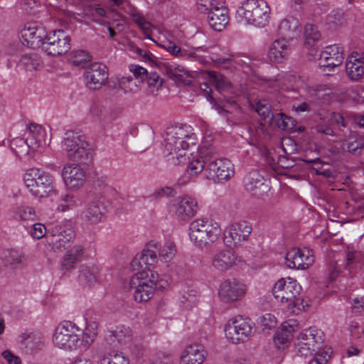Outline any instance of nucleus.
Listing matches in <instances>:
<instances>
[{
    "label": "nucleus",
    "mask_w": 364,
    "mask_h": 364,
    "mask_svg": "<svg viewBox=\"0 0 364 364\" xmlns=\"http://www.w3.org/2000/svg\"><path fill=\"white\" fill-rule=\"evenodd\" d=\"M252 107L260 116L262 119L269 124L273 123L274 114L272 110V104L266 99H259L255 104H252Z\"/></svg>",
    "instance_id": "f704fd0d"
},
{
    "label": "nucleus",
    "mask_w": 364,
    "mask_h": 364,
    "mask_svg": "<svg viewBox=\"0 0 364 364\" xmlns=\"http://www.w3.org/2000/svg\"><path fill=\"white\" fill-rule=\"evenodd\" d=\"M295 352L296 355L301 358H307L313 355V353L315 352L318 353V349H312L311 346H306V344H304V341H299L296 340L295 344Z\"/></svg>",
    "instance_id": "680f3d73"
},
{
    "label": "nucleus",
    "mask_w": 364,
    "mask_h": 364,
    "mask_svg": "<svg viewBox=\"0 0 364 364\" xmlns=\"http://www.w3.org/2000/svg\"><path fill=\"white\" fill-rule=\"evenodd\" d=\"M289 46L285 39L275 40L269 49L268 57L272 62L279 63L289 55Z\"/></svg>",
    "instance_id": "bb28decb"
},
{
    "label": "nucleus",
    "mask_w": 364,
    "mask_h": 364,
    "mask_svg": "<svg viewBox=\"0 0 364 364\" xmlns=\"http://www.w3.org/2000/svg\"><path fill=\"white\" fill-rule=\"evenodd\" d=\"M147 85L149 89V92L153 95H156V92L161 87L163 81L160 77L159 75L156 73H150L148 74Z\"/></svg>",
    "instance_id": "13d9d810"
},
{
    "label": "nucleus",
    "mask_w": 364,
    "mask_h": 364,
    "mask_svg": "<svg viewBox=\"0 0 364 364\" xmlns=\"http://www.w3.org/2000/svg\"><path fill=\"white\" fill-rule=\"evenodd\" d=\"M81 328L71 321L60 323L53 334V343L60 349L73 351L80 348Z\"/></svg>",
    "instance_id": "20e7f679"
},
{
    "label": "nucleus",
    "mask_w": 364,
    "mask_h": 364,
    "mask_svg": "<svg viewBox=\"0 0 364 364\" xmlns=\"http://www.w3.org/2000/svg\"><path fill=\"white\" fill-rule=\"evenodd\" d=\"M29 233L34 239H41L46 233V228L42 223H35L31 228Z\"/></svg>",
    "instance_id": "69168bd1"
},
{
    "label": "nucleus",
    "mask_w": 364,
    "mask_h": 364,
    "mask_svg": "<svg viewBox=\"0 0 364 364\" xmlns=\"http://www.w3.org/2000/svg\"><path fill=\"white\" fill-rule=\"evenodd\" d=\"M129 71L132 73V76L139 80L141 83L148 77L149 74L145 68L138 65H131Z\"/></svg>",
    "instance_id": "0e129e2a"
},
{
    "label": "nucleus",
    "mask_w": 364,
    "mask_h": 364,
    "mask_svg": "<svg viewBox=\"0 0 364 364\" xmlns=\"http://www.w3.org/2000/svg\"><path fill=\"white\" fill-rule=\"evenodd\" d=\"M92 117L100 120H105L112 115V108L107 101H97L92 103L90 109Z\"/></svg>",
    "instance_id": "ea45409f"
},
{
    "label": "nucleus",
    "mask_w": 364,
    "mask_h": 364,
    "mask_svg": "<svg viewBox=\"0 0 364 364\" xmlns=\"http://www.w3.org/2000/svg\"><path fill=\"white\" fill-rule=\"evenodd\" d=\"M156 250L159 257L164 262L171 261L177 253L176 245L171 238L166 239L162 245L159 243V247Z\"/></svg>",
    "instance_id": "72a5a7b5"
},
{
    "label": "nucleus",
    "mask_w": 364,
    "mask_h": 364,
    "mask_svg": "<svg viewBox=\"0 0 364 364\" xmlns=\"http://www.w3.org/2000/svg\"><path fill=\"white\" fill-rule=\"evenodd\" d=\"M159 247V242L154 240L149 241L145 248L143 250L141 253L136 255L132 262V266L134 267L138 266L141 269H143L144 266L145 268L149 269V267L154 266L157 263L159 259V255H156V251Z\"/></svg>",
    "instance_id": "6ab92c4d"
},
{
    "label": "nucleus",
    "mask_w": 364,
    "mask_h": 364,
    "mask_svg": "<svg viewBox=\"0 0 364 364\" xmlns=\"http://www.w3.org/2000/svg\"><path fill=\"white\" fill-rule=\"evenodd\" d=\"M296 340L304 341V344L311 346L312 349L319 350L323 341V333L318 329L309 328L301 332Z\"/></svg>",
    "instance_id": "cd10ccee"
},
{
    "label": "nucleus",
    "mask_w": 364,
    "mask_h": 364,
    "mask_svg": "<svg viewBox=\"0 0 364 364\" xmlns=\"http://www.w3.org/2000/svg\"><path fill=\"white\" fill-rule=\"evenodd\" d=\"M98 272V268L94 265H82L80 267L79 278L81 282L92 285L97 282Z\"/></svg>",
    "instance_id": "37998d69"
},
{
    "label": "nucleus",
    "mask_w": 364,
    "mask_h": 364,
    "mask_svg": "<svg viewBox=\"0 0 364 364\" xmlns=\"http://www.w3.org/2000/svg\"><path fill=\"white\" fill-rule=\"evenodd\" d=\"M15 217L21 220H34L36 214L35 210L28 206H18L15 210Z\"/></svg>",
    "instance_id": "4d7b16f0"
},
{
    "label": "nucleus",
    "mask_w": 364,
    "mask_h": 364,
    "mask_svg": "<svg viewBox=\"0 0 364 364\" xmlns=\"http://www.w3.org/2000/svg\"><path fill=\"white\" fill-rule=\"evenodd\" d=\"M314 59L320 60L319 65L323 68H334L340 65L343 60L342 48L338 45H331L326 47L325 50L314 57ZM325 71L326 70L323 69Z\"/></svg>",
    "instance_id": "f3484780"
},
{
    "label": "nucleus",
    "mask_w": 364,
    "mask_h": 364,
    "mask_svg": "<svg viewBox=\"0 0 364 364\" xmlns=\"http://www.w3.org/2000/svg\"><path fill=\"white\" fill-rule=\"evenodd\" d=\"M285 260L288 267L297 269H307L314 261L312 251L307 248L290 250L286 255Z\"/></svg>",
    "instance_id": "2eb2a0df"
},
{
    "label": "nucleus",
    "mask_w": 364,
    "mask_h": 364,
    "mask_svg": "<svg viewBox=\"0 0 364 364\" xmlns=\"http://www.w3.org/2000/svg\"><path fill=\"white\" fill-rule=\"evenodd\" d=\"M148 274L141 272L134 276L129 282L130 289L133 290V296L137 302L149 301L154 295L158 282V276L151 273V278H147Z\"/></svg>",
    "instance_id": "1a4fd4ad"
},
{
    "label": "nucleus",
    "mask_w": 364,
    "mask_h": 364,
    "mask_svg": "<svg viewBox=\"0 0 364 364\" xmlns=\"http://www.w3.org/2000/svg\"><path fill=\"white\" fill-rule=\"evenodd\" d=\"M212 153L206 146V178L214 182L230 180L235 173L233 164L225 158L213 159Z\"/></svg>",
    "instance_id": "0eeeda50"
},
{
    "label": "nucleus",
    "mask_w": 364,
    "mask_h": 364,
    "mask_svg": "<svg viewBox=\"0 0 364 364\" xmlns=\"http://www.w3.org/2000/svg\"><path fill=\"white\" fill-rule=\"evenodd\" d=\"M260 323L264 329H271L277 324L276 318L271 314H266L260 317Z\"/></svg>",
    "instance_id": "338daca9"
},
{
    "label": "nucleus",
    "mask_w": 364,
    "mask_h": 364,
    "mask_svg": "<svg viewBox=\"0 0 364 364\" xmlns=\"http://www.w3.org/2000/svg\"><path fill=\"white\" fill-rule=\"evenodd\" d=\"M164 72L171 79L181 80L187 75V71L184 67L175 63H164L162 68Z\"/></svg>",
    "instance_id": "c03bdc74"
},
{
    "label": "nucleus",
    "mask_w": 364,
    "mask_h": 364,
    "mask_svg": "<svg viewBox=\"0 0 364 364\" xmlns=\"http://www.w3.org/2000/svg\"><path fill=\"white\" fill-rule=\"evenodd\" d=\"M289 119H290L288 118L284 113L280 112L274 115V119L273 121L276 122V124L279 128L282 129H289L290 127L287 120Z\"/></svg>",
    "instance_id": "774afa93"
},
{
    "label": "nucleus",
    "mask_w": 364,
    "mask_h": 364,
    "mask_svg": "<svg viewBox=\"0 0 364 364\" xmlns=\"http://www.w3.org/2000/svg\"><path fill=\"white\" fill-rule=\"evenodd\" d=\"M132 21L136 23L138 27L142 31L145 35L146 38L154 41V40L151 37V31L152 28H154V26L139 13H133L132 14Z\"/></svg>",
    "instance_id": "de8ad7c7"
},
{
    "label": "nucleus",
    "mask_w": 364,
    "mask_h": 364,
    "mask_svg": "<svg viewBox=\"0 0 364 364\" xmlns=\"http://www.w3.org/2000/svg\"><path fill=\"white\" fill-rule=\"evenodd\" d=\"M77 206V198L70 193L62 195L58 200L56 210L58 212H66Z\"/></svg>",
    "instance_id": "a18cd8bd"
},
{
    "label": "nucleus",
    "mask_w": 364,
    "mask_h": 364,
    "mask_svg": "<svg viewBox=\"0 0 364 364\" xmlns=\"http://www.w3.org/2000/svg\"><path fill=\"white\" fill-rule=\"evenodd\" d=\"M90 60V54L85 50H79L70 53V61L73 65L83 68Z\"/></svg>",
    "instance_id": "864d4df0"
},
{
    "label": "nucleus",
    "mask_w": 364,
    "mask_h": 364,
    "mask_svg": "<svg viewBox=\"0 0 364 364\" xmlns=\"http://www.w3.org/2000/svg\"><path fill=\"white\" fill-rule=\"evenodd\" d=\"M190 240L199 249L205 246V221L203 218L193 220L189 225Z\"/></svg>",
    "instance_id": "c85d7f7f"
},
{
    "label": "nucleus",
    "mask_w": 364,
    "mask_h": 364,
    "mask_svg": "<svg viewBox=\"0 0 364 364\" xmlns=\"http://www.w3.org/2000/svg\"><path fill=\"white\" fill-rule=\"evenodd\" d=\"M294 324H290L288 322L282 323L281 328L277 331L274 338V341L277 348L280 346H285L290 342L293 338L294 331Z\"/></svg>",
    "instance_id": "c9c22d12"
},
{
    "label": "nucleus",
    "mask_w": 364,
    "mask_h": 364,
    "mask_svg": "<svg viewBox=\"0 0 364 364\" xmlns=\"http://www.w3.org/2000/svg\"><path fill=\"white\" fill-rule=\"evenodd\" d=\"M23 344L28 350L40 349L43 346V339L39 334H23Z\"/></svg>",
    "instance_id": "09e8293b"
},
{
    "label": "nucleus",
    "mask_w": 364,
    "mask_h": 364,
    "mask_svg": "<svg viewBox=\"0 0 364 364\" xmlns=\"http://www.w3.org/2000/svg\"><path fill=\"white\" fill-rule=\"evenodd\" d=\"M202 346L191 345L182 353L180 364H204Z\"/></svg>",
    "instance_id": "c756f323"
},
{
    "label": "nucleus",
    "mask_w": 364,
    "mask_h": 364,
    "mask_svg": "<svg viewBox=\"0 0 364 364\" xmlns=\"http://www.w3.org/2000/svg\"><path fill=\"white\" fill-rule=\"evenodd\" d=\"M173 205L176 217L183 221H186L192 218L198 209L196 200L188 196L177 198Z\"/></svg>",
    "instance_id": "aec40b11"
},
{
    "label": "nucleus",
    "mask_w": 364,
    "mask_h": 364,
    "mask_svg": "<svg viewBox=\"0 0 364 364\" xmlns=\"http://www.w3.org/2000/svg\"><path fill=\"white\" fill-rule=\"evenodd\" d=\"M210 62H208L206 60V64L211 63L213 66L223 69L229 68L232 62V59L230 58H221L214 56H210Z\"/></svg>",
    "instance_id": "e2e57ef3"
},
{
    "label": "nucleus",
    "mask_w": 364,
    "mask_h": 364,
    "mask_svg": "<svg viewBox=\"0 0 364 364\" xmlns=\"http://www.w3.org/2000/svg\"><path fill=\"white\" fill-rule=\"evenodd\" d=\"M83 254L84 247L80 244L75 245L66 252L61 264L62 269L70 270L74 268L75 264L80 261Z\"/></svg>",
    "instance_id": "7c9ffc66"
},
{
    "label": "nucleus",
    "mask_w": 364,
    "mask_h": 364,
    "mask_svg": "<svg viewBox=\"0 0 364 364\" xmlns=\"http://www.w3.org/2000/svg\"><path fill=\"white\" fill-rule=\"evenodd\" d=\"M246 293V287L236 279H228L220 286L218 295L224 302H234L242 298Z\"/></svg>",
    "instance_id": "f8f14e48"
},
{
    "label": "nucleus",
    "mask_w": 364,
    "mask_h": 364,
    "mask_svg": "<svg viewBox=\"0 0 364 364\" xmlns=\"http://www.w3.org/2000/svg\"><path fill=\"white\" fill-rule=\"evenodd\" d=\"M70 37L63 30L54 31L46 35L42 44L43 50L50 55H60L70 49Z\"/></svg>",
    "instance_id": "9d476101"
},
{
    "label": "nucleus",
    "mask_w": 364,
    "mask_h": 364,
    "mask_svg": "<svg viewBox=\"0 0 364 364\" xmlns=\"http://www.w3.org/2000/svg\"><path fill=\"white\" fill-rule=\"evenodd\" d=\"M270 9L262 0H247L237 10V14L247 23L258 27L265 26L269 18Z\"/></svg>",
    "instance_id": "423d86ee"
},
{
    "label": "nucleus",
    "mask_w": 364,
    "mask_h": 364,
    "mask_svg": "<svg viewBox=\"0 0 364 364\" xmlns=\"http://www.w3.org/2000/svg\"><path fill=\"white\" fill-rule=\"evenodd\" d=\"M61 176L65 186L70 189H78L85 181V173L78 164L68 163L63 166Z\"/></svg>",
    "instance_id": "4468645a"
},
{
    "label": "nucleus",
    "mask_w": 364,
    "mask_h": 364,
    "mask_svg": "<svg viewBox=\"0 0 364 364\" xmlns=\"http://www.w3.org/2000/svg\"><path fill=\"white\" fill-rule=\"evenodd\" d=\"M23 180L28 192L36 198H47L55 192L54 176L41 168L27 169L23 174Z\"/></svg>",
    "instance_id": "f03ea898"
},
{
    "label": "nucleus",
    "mask_w": 364,
    "mask_h": 364,
    "mask_svg": "<svg viewBox=\"0 0 364 364\" xmlns=\"http://www.w3.org/2000/svg\"><path fill=\"white\" fill-rule=\"evenodd\" d=\"M253 322L248 318L236 316L230 318L225 326L226 338L232 343H245L253 333Z\"/></svg>",
    "instance_id": "6e6552de"
},
{
    "label": "nucleus",
    "mask_w": 364,
    "mask_h": 364,
    "mask_svg": "<svg viewBox=\"0 0 364 364\" xmlns=\"http://www.w3.org/2000/svg\"><path fill=\"white\" fill-rule=\"evenodd\" d=\"M99 364H129V360L122 353L113 350L106 353Z\"/></svg>",
    "instance_id": "8fccbe9b"
},
{
    "label": "nucleus",
    "mask_w": 364,
    "mask_h": 364,
    "mask_svg": "<svg viewBox=\"0 0 364 364\" xmlns=\"http://www.w3.org/2000/svg\"><path fill=\"white\" fill-rule=\"evenodd\" d=\"M263 181V177L257 171H252L245 178V187L247 191L256 193L264 186L265 188L267 187Z\"/></svg>",
    "instance_id": "79ce46f5"
},
{
    "label": "nucleus",
    "mask_w": 364,
    "mask_h": 364,
    "mask_svg": "<svg viewBox=\"0 0 364 364\" xmlns=\"http://www.w3.org/2000/svg\"><path fill=\"white\" fill-rule=\"evenodd\" d=\"M346 70L348 77L354 80H357L364 75L363 62L354 56H350L347 59Z\"/></svg>",
    "instance_id": "4c0bfd02"
},
{
    "label": "nucleus",
    "mask_w": 364,
    "mask_h": 364,
    "mask_svg": "<svg viewBox=\"0 0 364 364\" xmlns=\"http://www.w3.org/2000/svg\"><path fill=\"white\" fill-rule=\"evenodd\" d=\"M132 335L130 328L120 326H117L114 331H110L107 339L113 345H115V343H124L131 339Z\"/></svg>",
    "instance_id": "58836bf2"
},
{
    "label": "nucleus",
    "mask_w": 364,
    "mask_h": 364,
    "mask_svg": "<svg viewBox=\"0 0 364 364\" xmlns=\"http://www.w3.org/2000/svg\"><path fill=\"white\" fill-rule=\"evenodd\" d=\"M343 150L355 156L361 154V151L364 148V141L363 135L351 134L343 144Z\"/></svg>",
    "instance_id": "e433bc0d"
},
{
    "label": "nucleus",
    "mask_w": 364,
    "mask_h": 364,
    "mask_svg": "<svg viewBox=\"0 0 364 364\" xmlns=\"http://www.w3.org/2000/svg\"><path fill=\"white\" fill-rule=\"evenodd\" d=\"M220 234L221 228L218 223L210 220L206 224V236L210 242H213L218 240Z\"/></svg>",
    "instance_id": "052dcab7"
},
{
    "label": "nucleus",
    "mask_w": 364,
    "mask_h": 364,
    "mask_svg": "<svg viewBox=\"0 0 364 364\" xmlns=\"http://www.w3.org/2000/svg\"><path fill=\"white\" fill-rule=\"evenodd\" d=\"M98 324L94 321H89L86 323L84 330L81 329L80 334V348L89 347L95 340L97 335Z\"/></svg>",
    "instance_id": "473e14b6"
},
{
    "label": "nucleus",
    "mask_w": 364,
    "mask_h": 364,
    "mask_svg": "<svg viewBox=\"0 0 364 364\" xmlns=\"http://www.w3.org/2000/svg\"><path fill=\"white\" fill-rule=\"evenodd\" d=\"M191 156V161L186 168L187 173L178 179V184L180 186L187 184L192 177L196 176L205 168V153L203 147H198L197 151L192 153Z\"/></svg>",
    "instance_id": "a211bd4d"
},
{
    "label": "nucleus",
    "mask_w": 364,
    "mask_h": 364,
    "mask_svg": "<svg viewBox=\"0 0 364 364\" xmlns=\"http://www.w3.org/2000/svg\"><path fill=\"white\" fill-rule=\"evenodd\" d=\"M105 208L99 201L87 203L80 214L81 219L88 225H95L103 221Z\"/></svg>",
    "instance_id": "5701e85b"
},
{
    "label": "nucleus",
    "mask_w": 364,
    "mask_h": 364,
    "mask_svg": "<svg viewBox=\"0 0 364 364\" xmlns=\"http://www.w3.org/2000/svg\"><path fill=\"white\" fill-rule=\"evenodd\" d=\"M252 232V225L247 221H240L232 224L225 234L224 241L228 246L240 245L246 241Z\"/></svg>",
    "instance_id": "dca6fc26"
},
{
    "label": "nucleus",
    "mask_w": 364,
    "mask_h": 364,
    "mask_svg": "<svg viewBox=\"0 0 364 364\" xmlns=\"http://www.w3.org/2000/svg\"><path fill=\"white\" fill-rule=\"evenodd\" d=\"M21 38L31 48H39L46 36V31L44 26L38 22L27 23L21 31Z\"/></svg>",
    "instance_id": "ddd939ff"
},
{
    "label": "nucleus",
    "mask_w": 364,
    "mask_h": 364,
    "mask_svg": "<svg viewBox=\"0 0 364 364\" xmlns=\"http://www.w3.org/2000/svg\"><path fill=\"white\" fill-rule=\"evenodd\" d=\"M298 26L299 23L294 18H285L280 22L279 29L282 34L287 36L294 32Z\"/></svg>",
    "instance_id": "bf43d9fd"
},
{
    "label": "nucleus",
    "mask_w": 364,
    "mask_h": 364,
    "mask_svg": "<svg viewBox=\"0 0 364 364\" xmlns=\"http://www.w3.org/2000/svg\"><path fill=\"white\" fill-rule=\"evenodd\" d=\"M193 131V128L186 124L167 128L163 154L168 163L179 166L186 162L188 149L197 142V137Z\"/></svg>",
    "instance_id": "f257e3e1"
},
{
    "label": "nucleus",
    "mask_w": 364,
    "mask_h": 364,
    "mask_svg": "<svg viewBox=\"0 0 364 364\" xmlns=\"http://www.w3.org/2000/svg\"><path fill=\"white\" fill-rule=\"evenodd\" d=\"M304 36L305 43L308 46H313L320 40L321 33L315 25L307 23L304 27Z\"/></svg>",
    "instance_id": "603ef678"
},
{
    "label": "nucleus",
    "mask_w": 364,
    "mask_h": 364,
    "mask_svg": "<svg viewBox=\"0 0 364 364\" xmlns=\"http://www.w3.org/2000/svg\"><path fill=\"white\" fill-rule=\"evenodd\" d=\"M26 258L24 255L16 250H10L4 256L5 264L6 265L16 266L23 264Z\"/></svg>",
    "instance_id": "5fc2aeb1"
},
{
    "label": "nucleus",
    "mask_w": 364,
    "mask_h": 364,
    "mask_svg": "<svg viewBox=\"0 0 364 364\" xmlns=\"http://www.w3.org/2000/svg\"><path fill=\"white\" fill-rule=\"evenodd\" d=\"M94 186L95 189L103 194L111 193L113 191V188L110 185L109 178L106 175L98 176L94 181Z\"/></svg>",
    "instance_id": "6e6d98bb"
},
{
    "label": "nucleus",
    "mask_w": 364,
    "mask_h": 364,
    "mask_svg": "<svg viewBox=\"0 0 364 364\" xmlns=\"http://www.w3.org/2000/svg\"><path fill=\"white\" fill-rule=\"evenodd\" d=\"M83 76L88 88L98 90L107 82L109 76L108 70L105 65L94 63L86 68Z\"/></svg>",
    "instance_id": "9b49d317"
},
{
    "label": "nucleus",
    "mask_w": 364,
    "mask_h": 364,
    "mask_svg": "<svg viewBox=\"0 0 364 364\" xmlns=\"http://www.w3.org/2000/svg\"><path fill=\"white\" fill-rule=\"evenodd\" d=\"M10 147L15 155L19 159H25L28 156L29 151H31V146L26 138H15L11 140Z\"/></svg>",
    "instance_id": "a19ab883"
},
{
    "label": "nucleus",
    "mask_w": 364,
    "mask_h": 364,
    "mask_svg": "<svg viewBox=\"0 0 364 364\" xmlns=\"http://www.w3.org/2000/svg\"><path fill=\"white\" fill-rule=\"evenodd\" d=\"M162 47L166 49L168 52H169L171 55L178 57L182 58L185 59L188 58H193L196 60H198L201 63L205 62V59L203 55L200 54V52H203V50L200 48H197L194 49L193 51L188 52L185 49H181L180 47L177 46L174 43L171 41H167Z\"/></svg>",
    "instance_id": "b1692460"
},
{
    "label": "nucleus",
    "mask_w": 364,
    "mask_h": 364,
    "mask_svg": "<svg viewBox=\"0 0 364 364\" xmlns=\"http://www.w3.org/2000/svg\"><path fill=\"white\" fill-rule=\"evenodd\" d=\"M237 257L230 250H223L212 258L213 266L220 271H225L236 264Z\"/></svg>",
    "instance_id": "a878e982"
},
{
    "label": "nucleus",
    "mask_w": 364,
    "mask_h": 364,
    "mask_svg": "<svg viewBox=\"0 0 364 364\" xmlns=\"http://www.w3.org/2000/svg\"><path fill=\"white\" fill-rule=\"evenodd\" d=\"M301 287L296 280L291 278L281 279L273 287V295L279 302L287 303L288 306L300 309L303 306V299L301 297Z\"/></svg>",
    "instance_id": "39448f33"
},
{
    "label": "nucleus",
    "mask_w": 364,
    "mask_h": 364,
    "mask_svg": "<svg viewBox=\"0 0 364 364\" xmlns=\"http://www.w3.org/2000/svg\"><path fill=\"white\" fill-rule=\"evenodd\" d=\"M41 64V58L36 53H27L21 55L18 65L27 70H34Z\"/></svg>",
    "instance_id": "49530a36"
},
{
    "label": "nucleus",
    "mask_w": 364,
    "mask_h": 364,
    "mask_svg": "<svg viewBox=\"0 0 364 364\" xmlns=\"http://www.w3.org/2000/svg\"><path fill=\"white\" fill-rule=\"evenodd\" d=\"M63 141V149L70 160L87 164L92 158V149L83 134L68 131Z\"/></svg>",
    "instance_id": "7ed1b4c3"
},
{
    "label": "nucleus",
    "mask_w": 364,
    "mask_h": 364,
    "mask_svg": "<svg viewBox=\"0 0 364 364\" xmlns=\"http://www.w3.org/2000/svg\"><path fill=\"white\" fill-rule=\"evenodd\" d=\"M75 236L71 227H58L53 230L51 243L55 251L62 252L70 247L71 242Z\"/></svg>",
    "instance_id": "412c9836"
},
{
    "label": "nucleus",
    "mask_w": 364,
    "mask_h": 364,
    "mask_svg": "<svg viewBox=\"0 0 364 364\" xmlns=\"http://www.w3.org/2000/svg\"><path fill=\"white\" fill-rule=\"evenodd\" d=\"M207 21L210 27L215 31H221L228 23L226 9L223 5L217 4L214 9L207 10Z\"/></svg>",
    "instance_id": "4be33fe9"
},
{
    "label": "nucleus",
    "mask_w": 364,
    "mask_h": 364,
    "mask_svg": "<svg viewBox=\"0 0 364 364\" xmlns=\"http://www.w3.org/2000/svg\"><path fill=\"white\" fill-rule=\"evenodd\" d=\"M141 82L132 75H124L119 78V85L122 89L127 92H135L138 90Z\"/></svg>",
    "instance_id": "3c124183"
},
{
    "label": "nucleus",
    "mask_w": 364,
    "mask_h": 364,
    "mask_svg": "<svg viewBox=\"0 0 364 364\" xmlns=\"http://www.w3.org/2000/svg\"><path fill=\"white\" fill-rule=\"evenodd\" d=\"M210 82L220 92L227 91L232 94H236V90L232 84L223 75L216 72L206 70Z\"/></svg>",
    "instance_id": "2f4dec72"
},
{
    "label": "nucleus",
    "mask_w": 364,
    "mask_h": 364,
    "mask_svg": "<svg viewBox=\"0 0 364 364\" xmlns=\"http://www.w3.org/2000/svg\"><path fill=\"white\" fill-rule=\"evenodd\" d=\"M27 139L31 146V151H36L43 145H46V130L36 123H31L28 127Z\"/></svg>",
    "instance_id": "393cba45"
}]
</instances>
